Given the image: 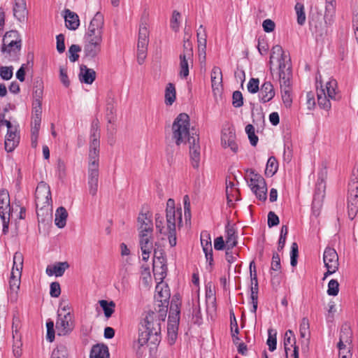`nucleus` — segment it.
<instances>
[{
  "label": "nucleus",
  "mask_w": 358,
  "mask_h": 358,
  "mask_svg": "<svg viewBox=\"0 0 358 358\" xmlns=\"http://www.w3.org/2000/svg\"><path fill=\"white\" fill-rule=\"evenodd\" d=\"M250 286H251V303L252 304V307L251 309V312L255 315L257 309L258 304V280L257 277H255L254 275L253 279L250 280Z\"/></svg>",
  "instance_id": "obj_28"
},
{
  "label": "nucleus",
  "mask_w": 358,
  "mask_h": 358,
  "mask_svg": "<svg viewBox=\"0 0 358 358\" xmlns=\"http://www.w3.org/2000/svg\"><path fill=\"white\" fill-rule=\"evenodd\" d=\"M226 250H230L237 244V237L236 236L235 230L231 227H227L226 229Z\"/></svg>",
  "instance_id": "obj_34"
},
{
  "label": "nucleus",
  "mask_w": 358,
  "mask_h": 358,
  "mask_svg": "<svg viewBox=\"0 0 358 358\" xmlns=\"http://www.w3.org/2000/svg\"><path fill=\"white\" fill-rule=\"evenodd\" d=\"M293 348L292 353L290 355L293 358H299V349L296 345V339L294 332L292 330H287L284 337V348L286 358H289V352Z\"/></svg>",
  "instance_id": "obj_19"
},
{
  "label": "nucleus",
  "mask_w": 358,
  "mask_h": 358,
  "mask_svg": "<svg viewBox=\"0 0 358 358\" xmlns=\"http://www.w3.org/2000/svg\"><path fill=\"white\" fill-rule=\"evenodd\" d=\"M316 84L318 105L320 108L329 110L331 107L330 100L336 101L340 99L337 81L331 78L324 86L320 76H316Z\"/></svg>",
  "instance_id": "obj_5"
},
{
  "label": "nucleus",
  "mask_w": 358,
  "mask_h": 358,
  "mask_svg": "<svg viewBox=\"0 0 358 358\" xmlns=\"http://www.w3.org/2000/svg\"><path fill=\"white\" fill-rule=\"evenodd\" d=\"M201 244L203 251L205 253L206 261L209 265L213 264V248L210 234L207 231H203L201 234Z\"/></svg>",
  "instance_id": "obj_22"
},
{
  "label": "nucleus",
  "mask_w": 358,
  "mask_h": 358,
  "mask_svg": "<svg viewBox=\"0 0 358 358\" xmlns=\"http://www.w3.org/2000/svg\"><path fill=\"white\" fill-rule=\"evenodd\" d=\"M294 8L297 16V23L299 25H303L306 18L303 4L298 2L296 3Z\"/></svg>",
  "instance_id": "obj_45"
},
{
  "label": "nucleus",
  "mask_w": 358,
  "mask_h": 358,
  "mask_svg": "<svg viewBox=\"0 0 358 358\" xmlns=\"http://www.w3.org/2000/svg\"><path fill=\"white\" fill-rule=\"evenodd\" d=\"M166 266L164 264H162V266H159L157 265V262L156 261H154L153 263V272L154 275L157 276V275H159L160 277L159 278L160 280H162L164 278V274L166 273Z\"/></svg>",
  "instance_id": "obj_57"
},
{
  "label": "nucleus",
  "mask_w": 358,
  "mask_h": 358,
  "mask_svg": "<svg viewBox=\"0 0 358 358\" xmlns=\"http://www.w3.org/2000/svg\"><path fill=\"white\" fill-rule=\"evenodd\" d=\"M99 304L102 308L105 317H110L115 312V303L113 301L100 300Z\"/></svg>",
  "instance_id": "obj_35"
},
{
  "label": "nucleus",
  "mask_w": 358,
  "mask_h": 358,
  "mask_svg": "<svg viewBox=\"0 0 358 358\" xmlns=\"http://www.w3.org/2000/svg\"><path fill=\"white\" fill-rule=\"evenodd\" d=\"M20 142L18 127L9 128L5 139V149L7 152H12Z\"/></svg>",
  "instance_id": "obj_21"
},
{
  "label": "nucleus",
  "mask_w": 358,
  "mask_h": 358,
  "mask_svg": "<svg viewBox=\"0 0 358 358\" xmlns=\"http://www.w3.org/2000/svg\"><path fill=\"white\" fill-rule=\"evenodd\" d=\"M108 348L103 344L94 345L90 351V358H109Z\"/></svg>",
  "instance_id": "obj_29"
},
{
  "label": "nucleus",
  "mask_w": 358,
  "mask_h": 358,
  "mask_svg": "<svg viewBox=\"0 0 358 358\" xmlns=\"http://www.w3.org/2000/svg\"><path fill=\"white\" fill-rule=\"evenodd\" d=\"M36 205L37 208L43 209L51 204L52 198L50 188L45 182L38 183L35 193Z\"/></svg>",
  "instance_id": "obj_13"
},
{
  "label": "nucleus",
  "mask_w": 358,
  "mask_h": 358,
  "mask_svg": "<svg viewBox=\"0 0 358 358\" xmlns=\"http://www.w3.org/2000/svg\"><path fill=\"white\" fill-rule=\"evenodd\" d=\"M198 50L206 49V34L203 25H200L197 32Z\"/></svg>",
  "instance_id": "obj_41"
},
{
  "label": "nucleus",
  "mask_w": 358,
  "mask_h": 358,
  "mask_svg": "<svg viewBox=\"0 0 358 358\" xmlns=\"http://www.w3.org/2000/svg\"><path fill=\"white\" fill-rule=\"evenodd\" d=\"M182 223L181 208L175 209V201L169 199L166 203V230L176 231V226Z\"/></svg>",
  "instance_id": "obj_9"
},
{
  "label": "nucleus",
  "mask_w": 358,
  "mask_h": 358,
  "mask_svg": "<svg viewBox=\"0 0 358 358\" xmlns=\"http://www.w3.org/2000/svg\"><path fill=\"white\" fill-rule=\"evenodd\" d=\"M10 215V196L6 189L0 191V217L3 224V233L6 234L8 231V226Z\"/></svg>",
  "instance_id": "obj_11"
},
{
  "label": "nucleus",
  "mask_w": 358,
  "mask_h": 358,
  "mask_svg": "<svg viewBox=\"0 0 358 358\" xmlns=\"http://www.w3.org/2000/svg\"><path fill=\"white\" fill-rule=\"evenodd\" d=\"M309 329H310L309 321L306 317H303L301 320L300 327H299L300 336L303 339L301 341L302 348H303V347H305L306 348H308L309 343H310V331Z\"/></svg>",
  "instance_id": "obj_25"
},
{
  "label": "nucleus",
  "mask_w": 358,
  "mask_h": 358,
  "mask_svg": "<svg viewBox=\"0 0 358 358\" xmlns=\"http://www.w3.org/2000/svg\"><path fill=\"white\" fill-rule=\"evenodd\" d=\"M182 52L179 56L180 71L179 76L181 78H186L189 72V67L193 64V48L192 43L189 38H185L182 45Z\"/></svg>",
  "instance_id": "obj_6"
},
{
  "label": "nucleus",
  "mask_w": 358,
  "mask_h": 358,
  "mask_svg": "<svg viewBox=\"0 0 358 358\" xmlns=\"http://www.w3.org/2000/svg\"><path fill=\"white\" fill-rule=\"evenodd\" d=\"M155 227L160 234H166L167 231L164 226V217L160 214H156L155 215Z\"/></svg>",
  "instance_id": "obj_59"
},
{
  "label": "nucleus",
  "mask_w": 358,
  "mask_h": 358,
  "mask_svg": "<svg viewBox=\"0 0 358 358\" xmlns=\"http://www.w3.org/2000/svg\"><path fill=\"white\" fill-rule=\"evenodd\" d=\"M68 213L65 208L59 207L55 212V224L60 229L64 228L66 224Z\"/></svg>",
  "instance_id": "obj_33"
},
{
  "label": "nucleus",
  "mask_w": 358,
  "mask_h": 358,
  "mask_svg": "<svg viewBox=\"0 0 358 358\" xmlns=\"http://www.w3.org/2000/svg\"><path fill=\"white\" fill-rule=\"evenodd\" d=\"M278 164L275 157L268 158L265 169V174L268 177H272L277 171Z\"/></svg>",
  "instance_id": "obj_40"
},
{
  "label": "nucleus",
  "mask_w": 358,
  "mask_h": 358,
  "mask_svg": "<svg viewBox=\"0 0 358 358\" xmlns=\"http://www.w3.org/2000/svg\"><path fill=\"white\" fill-rule=\"evenodd\" d=\"M259 90V98L262 103L268 102L275 96L273 86L269 81L264 82Z\"/></svg>",
  "instance_id": "obj_24"
},
{
  "label": "nucleus",
  "mask_w": 358,
  "mask_h": 358,
  "mask_svg": "<svg viewBox=\"0 0 358 358\" xmlns=\"http://www.w3.org/2000/svg\"><path fill=\"white\" fill-rule=\"evenodd\" d=\"M81 51V48L78 45H71L69 49V60L71 62H75L79 58L78 52Z\"/></svg>",
  "instance_id": "obj_50"
},
{
  "label": "nucleus",
  "mask_w": 358,
  "mask_h": 358,
  "mask_svg": "<svg viewBox=\"0 0 358 358\" xmlns=\"http://www.w3.org/2000/svg\"><path fill=\"white\" fill-rule=\"evenodd\" d=\"M276 331L273 329L268 330V339L266 344L268 346L270 351L273 352L276 349L277 340H276Z\"/></svg>",
  "instance_id": "obj_44"
},
{
  "label": "nucleus",
  "mask_w": 358,
  "mask_h": 358,
  "mask_svg": "<svg viewBox=\"0 0 358 358\" xmlns=\"http://www.w3.org/2000/svg\"><path fill=\"white\" fill-rule=\"evenodd\" d=\"M55 327L58 336H66L69 334L74 328L73 315L71 312H57V319Z\"/></svg>",
  "instance_id": "obj_10"
},
{
  "label": "nucleus",
  "mask_w": 358,
  "mask_h": 358,
  "mask_svg": "<svg viewBox=\"0 0 358 358\" xmlns=\"http://www.w3.org/2000/svg\"><path fill=\"white\" fill-rule=\"evenodd\" d=\"M298 257V245L296 243H292L290 252V264L292 266H295L297 264Z\"/></svg>",
  "instance_id": "obj_56"
},
{
  "label": "nucleus",
  "mask_w": 358,
  "mask_h": 358,
  "mask_svg": "<svg viewBox=\"0 0 358 358\" xmlns=\"http://www.w3.org/2000/svg\"><path fill=\"white\" fill-rule=\"evenodd\" d=\"M351 332L348 327H345L341 329L340 334V340L338 343V348L339 350V357L346 356L350 357L351 355L350 352V345L351 343L350 340Z\"/></svg>",
  "instance_id": "obj_16"
},
{
  "label": "nucleus",
  "mask_w": 358,
  "mask_h": 358,
  "mask_svg": "<svg viewBox=\"0 0 358 358\" xmlns=\"http://www.w3.org/2000/svg\"><path fill=\"white\" fill-rule=\"evenodd\" d=\"M15 17L20 21L24 20L27 11L25 0H15L13 8Z\"/></svg>",
  "instance_id": "obj_31"
},
{
  "label": "nucleus",
  "mask_w": 358,
  "mask_h": 358,
  "mask_svg": "<svg viewBox=\"0 0 358 358\" xmlns=\"http://www.w3.org/2000/svg\"><path fill=\"white\" fill-rule=\"evenodd\" d=\"M276 62L278 66V75L282 99L286 107H289L292 102L291 87V59L289 55L283 50L280 45H274L271 52L269 64L272 66Z\"/></svg>",
  "instance_id": "obj_3"
},
{
  "label": "nucleus",
  "mask_w": 358,
  "mask_h": 358,
  "mask_svg": "<svg viewBox=\"0 0 358 358\" xmlns=\"http://www.w3.org/2000/svg\"><path fill=\"white\" fill-rule=\"evenodd\" d=\"M100 130L98 120H93L90 129L88 153L87 185L89 192L95 196L98 191L99 175Z\"/></svg>",
  "instance_id": "obj_4"
},
{
  "label": "nucleus",
  "mask_w": 358,
  "mask_h": 358,
  "mask_svg": "<svg viewBox=\"0 0 358 358\" xmlns=\"http://www.w3.org/2000/svg\"><path fill=\"white\" fill-rule=\"evenodd\" d=\"M13 354L15 357H20L22 354V336L21 335L13 336Z\"/></svg>",
  "instance_id": "obj_38"
},
{
  "label": "nucleus",
  "mask_w": 358,
  "mask_h": 358,
  "mask_svg": "<svg viewBox=\"0 0 358 358\" xmlns=\"http://www.w3.org/2000/svg\"><path fill=\"white\" fill-rule=\"evenodd\" d=\"M61 294L60 285L57 282H53L50 284V294L52 297H58Z\"/></svg>",
  "instance_id": "obj_63"
},
{
  "label": "nucleus",
  "mask_w": 358,
  "mask_h": 358,
  "mask_svg": "<svg viewBox=\"0 0 358 358\" xmlns=\"http://www.w3.org/2000/svg\"><path fill=\"white\" fill-rule=\"evenodd\" d=\"M189 117L186 113H180L172 125V138L177 145L187 142L189 145V155L194 168H198L200 161L199 136L194 129L190 130Z\"/></svg>",
  "instance_id": "obj_1"
},
{
  "label": "nucleus",
  "mask_w": 358,
  "mask_h": 358,
  "mask_svg": "<svg viewBox=\"0 0 358 358\" xmlns=\"http://www.w3.org/2000/svg\"><path fill=\"white\" fill-rule=\"evenodd\" d=\"M64 13L66 27L70 30H76L80 25L78 15L69 9H65Z\"/></svg>",
  "instance_id": "obj_26"
},
{
  "label": "nucleus",
  "mask_w": 358,
  "mask_h": 358,
  "mask_svg": "<svg viewBox=\"0 0 358 358\" xmlns=\"http://www.w3.org/2000/svg\"><path fill=\"white\" fill-rule=\"evenodd\" d=\"M259 81L258 78H251L247 85L248 90L252 93H257L259 90Z\"/></svg>",
  "instance_id": "obj_60"
},
{
  "label": "nucleus",
  "mask_w": 358,
  "mask_h": 358,
  "mask_svg": "<svg viewBox=\"0 0 358 358\" xmlns=\"http://www.w3.org/2000/svg\"><path fill=\"white\" fill-rule=\"evenodd\" d=\"M59 79L63 85L68 87L70 85V80L67 75V69L64 66L59 68Z\"/></svg>",
  "instance_id": "obj_54"
},
{
  "label": "nucleus",
  "mask_w": 358,
  "mask_h": 358,
  "mask_svg": "<svg viewBox=\"0 0 358 358\" xmlns=\"http://www.w3.org/2000/svg\"><path fill=\"white\" fill-rule=\"evenodd\" d=\"M42 106L38 99H36L32 103V121L41 122Z\"/></svg>",
  "instance_id": "obj_39"
},
{
  "label": "nucleus",
  "mask_w": 358,
  "mask_h": 358,
  "mask_svg": "<svg viewBox=\"0 0 358 358\" xmlns=\"http://www.w3.org/2000/svg\"><path fill=\"white\" fill-rule=\"evenodd\" d=\"M323 261L327 271L324 273V279L334 273L338 268V256L336 251L331 248H327L324 252Z\"/></svg>",
  "instance_id": "obj_14"
},
{
  "label": "nucleus",
  "mask_w": 358,
  "mask_h": 358,
  "mask_svg": "<svg viewBox=\"0 0 358 358\" xmlns=\"http://www.w3.org/2000/svg\"><path fill=\"white\" fill-rule=\"evenodd\" d=\"M96 78V73L92 69L87 68L86 66H80V80L86 84H92Z\"/></svg>",
  "instance_id": "obj_32"
},
{
  "label": "nucleus",
  "mask_w": 358,
  "mask_h": 358,
  "mask_svg": "<svg viewBox=\"0 0 358 358\" xmlns=\"http://www.w3.org/2000/svg\"><path fill=\"white\" fill-rule=\"evenodd\" d=\"M47 327V336L46 338L50 342H52L55 339V331L54 329V322L52 320H49L46 323Z\"/></svg>",
  "instance_id": "obj_55"
},
{
  "label": "nucleus",
  "mask_w": 358,
  "mask_h": 358,
  "mask_svg": "<svg viewBox=\"0 0 358 358\" xmlns=\"http://www.w3.org/2000/svg\"><path fill=\"white\" fill-rule=\"evenodd\" d=\"M13 262L9 285L11 295L15 294V297H16L17 291L20 289V278L23 268L24 257L22 254L20 252H16L14 254Z\"/></svg>",
  "instance_id": "obj_7"
},
{
  "label": "nucleus",
  "mask_w": 358,
  "mask_h": 358,
  "mask_svg": "<svg viewBox=\"0 0 358 358\" xmlns=\"http://www.w3.org/2000/svg\"><path fill=\"white\" fill-rule=\"evenodd\" d=\"M138 235H152L153 223L152 216L148 213H141L137 218Z\"/></svg>",
  "instance_id": "obj_15"
},
{
  "label": "nucleus",
  "mask_w": 358,
  "mask_h": 358,
  "mask_svg": "<svg viewBox=\"0 0 358 358\" xmlns=\"http://www.w3.org/2000/svg\"><path fill=\"white\" fill-rule=\"evenodd\" d=\"M50 358H68V350L64 345H57L53 350Z\"/></svg>",
  "instance_id": "obj_47"
},
{
  "label": "nucleus",
  "mask_w": 358,
  "mask_h": 358,
  "mask_svg": "<svg viewBox=\"0 0 358 358\" xmlns=\"http://www.w3.org/2000/svg\"><path fill=\"white\" fill-rule=\"evenodd\" d=\"M18 43H22V40L17 31L11 30L6 33L3 38L2 46H12Z\"/></svg>",
  "instance_id": "obj_30"
},
{
  "label": "nucleus",
  "mask_w": 358,
  "mask_h": 358,
  "mask_svg": "<svg viewBox=\"0 0 358 358\" xmlns=\"http://www.w3.org/2000/svg\"><path fill=\"white\" fill-rule=\"evenodd\" d=\"M348 215L351 220H353L358 212V201L354 203H348Z\"/></svg>",
  "instance_id": "obj_64"
},
{
  "label": "nucleus",
  "mask_w": 358,
  "mask_h": 358,
  "mask_svg": "<svg viewBox=\"0 0 358 358\" xmlns=\"http://www.w3.org/2000/svg\"><path fill=\"white\" fill-rule=\"evenodd\" d=\"M69 267V264L67 262H59L53 265L48 266L46 268L45 272L49 276L55 275L56 277H61Z\"/></svg>",
  "instance_id": "obj_27"
},
{
  "label": "nucleus",
  "mask_w": 358,
  "mask_h": 358,
  "mask_svg": "<svg viewBox=\"0 0 358 358\" xmlns=\"http://www.w3.org/2000/svg\"><path fill=\"white\" fill-rule=\"evenodd\" d=\"M176 88L173 83H169L165 90V103L172 105L176 100Z\"/></svg>",
  "instance_id": "obj_36"
},
{
  "label": "nucleus",
  "mask_w": 358,
  "mask_h": 358,
  "mask_svg": "<svg viewBox=\"0 0 358 358\" xmlns=\"http://www.w3.org/2000/svg\"><path fill=\"white\" fill-rule=\"evenodd\" d=\"M238 191L236 188L232 187V186L229 187V186L227 185V187H226V194L229 205L232 204L234 200L238 199Z\"/></svg>",
  "instance_id": "obj_49"
},
{
  "label": "nucleus",
  "mask_w": 358,
  "mask_h": 358,
  "mask_svg": "<svg viewBox=\"0 0 358 358\" xmlns=\"http://www.w3.org/2000/svg\"><path fill=\"white\" fill-rule=\"evenodd\" d=\"M245 132L248 134L250 144L255 146L258 142V137L255 135V127L249 124L245 127Z\"/></svg>",
  "instance_id": "obj_48"
},
{
  "label": "nucleus",
  "mask_w": 358,
  "mask_h": 358,
  "mask_svg": "<svg viewBox=\"0 0 358 358\" xmlns=\"http://www.w3.org/2000/svg\"><path fill=\"white\" fill-rule=\"evenodd\" d=\"M103 41L85 40L84 43V55L86 57L94 59L97 57L101 52L102 49Z\"/></svg>",
  "instance_id": "obj_20"
},
{
  "label": "nucleus",
  "mask_w": 358,
  "mask_h": 358,
  "mask_svg": "<svg viewBox=\"0 0 358 358\" xmlns=\"http://www.w3.org/2000/svg\"><path fill=\"white\" fill-rule=\"evenodd\" d=\"M104 17L102 13L97 12L90 21L85 34L84 40L103 41Z\"/></svg>",
  "instance_id": "obj_8"
},
{
  "label": "nucleus",
  "mask_w": 358,
  "mask_h": 358,
  "mask_svg": "<svg viewBox=\"0 0 358 358\" xmlns=\"http://www.w3.org/2000/svg\"><path fill=\"white\" fill-rule=\"evenodd\" d=\"M339 291V284L336 280H331L328 283L327 294L329 296H336Z\"/></svg>",
  "instance_id": "obj_51"
},
{
  "label": "nucleus",
  "mask_w": 358,
  "mask_h": 358,
  "mask_svg": "<svg viewBox=\"0 0 358 358\" xmlns=\"http://www.w3.org/2000/svg\"><path fill=\"white\" fill-rule=\"evenodd\" d=\"M139 245L142 252V259L147 262L153 251V234L138 235Z\"/></svg>",
  "instance_id": "obj_18"
},
{
  "label": "nucleus",
  "mask_w": 358,
  "mask_h": 358,
  "mask_svg": "<svg viewBox=\"0 0 358 358\" xmlns=\"http://www.w3.org/2000/svg\"><path fill=\"white\" fill-rule=\"evenodd\" d=\"M22 43L13 45L12 46H2L1 50L6 52L9 57L15 58L21 50Z\"/></svg>",
  "instance_id": "obj_46"
},
{
  "label": "nucleus",
  "mask_w": 358,
  "mask_h": 358,
  "mask_svg": "<svg viewBox=\"0 0 358 358\" xmlns=\"http://www.w3.org/2000/svg\"><path fill=\"white\" fill-rule=\"evenodd\" d=\"M138 40H143L148 42V30L146 24L142 23L140 25Z\"/></svg>",
  "instance_id": "obj_62"
},
{
  "label": "nucleus",
  "mask_w": 358,
  "mask_h": 358,
  "mask_svg": "<svg viewBox=\"0 0 358 358\" xmlns=\"http://www.w3.org/2000/svg\"><path fill=\"white\" fill-rule=\"evenodd\" d=\"M180 18V13L176 10L173 11L172 17L171 20V27L174 31H178L179 30Z\"/></svg>",
  "instance_id": "obj_52"
},
{
  "label": "nucleus",
  "mask_w": 358,
  "mask_h": 358,
  "mask_svg": "<svg viewBox=\"0 0 358 358\" xmlns=\"http://www.w3.org/2000/svg\"><path fill=\"white\" fill-rule=\"evenodd\" d=\"M221 143L224 148H229L234 152L238 151V145L236 141V134L234 128L228 127L222 130Z\"/></svg>",
  "instance_id": "obj_17"
},
{
  "label": "nucleus",
  "mask_w": 358,
  "mask_h": 358,
  "mask_svg": "<svg viewBox=\"0 0 358 358\" xmlns=\"http://www.w3.org/2000/svg\"><path fill=\"white\" fill-rule=\"evenodd\" d=\"M156 292L158 294V299L162 303L166 302L170 296L167 286L164 284H159L156 287Z\"/></svg>",
  "instance_id": "obj_42"
},
{
  "label": "nucleus",
  "mask_w": 358,
  "mask_h": 358,
  "mask_svg": "<svg viewBox=\"0 0 358 358\" xmlns=\"http://www.w3.org/2000/svg\"><path fill=\"white\" fill-rule=\"evenodd\" d=\"M166 316V310L149 311L146 313L142 324L143 329L141 330L138 340L134 343V348L138 357L145 355L149 340H152V343L158 341L161 324L164 322Z\"/></svg>",
  "instance_id": "obj_2"
},
{
  "label": "nucleus",
  "mask_w": 358,
  "mask_h": 358,
  "mask_svg": "<svg viewBox=\"0 0 358 358\" xmlns=\"http://www.w3.org/2000/svg\"><path fill=\"white\" fill-rule=\"evenodd\" d=\"M243 104V95L241 92L235 91L232 96V105L235 108H239Z\"/></svg>",
  "instance_id": "obj_58"
},
{
  "label": "nucleus",
  "mask_w": 358,
  "mask_h": 358,
  "mask_svg": "<svg viewBox=\"0 0 358 358\" xmlns=\"http://www.w3.org/2000/svg\"><path fill=\"white\" fill-rule=\"evenodd\" d=\"M12 66H1L0 67V76L3 80H10L13 74Z\"/></svg>",
  "instance_id": "obj_53"
},
{
  "label": "nucleus",
  "mask_w": 358,
  "mask_h": 358,
  "mask_svg": "<svg viewBox=\"0 0 358 358\" xmlns=\"http://www.w3.org/2000/svg\"><path fill=\"white\" fill-rule=\"evenodd\" d=\"M250 174L249 185L252 191L260 201H266L267 187L264 179L259 174L255 173L254 171H251Z\"/></svg>",
  "instance_id": "obj_12"
},
{
  "label": "nucleus",
  "mask_w": 358,
  "mask_h": 358,
  "mask_svg": "<svg viewBox=\"0 0 358 358\" xmlns=\"http://www.w3.org/2000/svg\"><path fill=\"white\" fill-rule=\"evenodd\" d=\"M211 86L214 94H219L222 87V73L220 67L214 66L210 73Z\"/></svg>",
  "instance_id": "obj_23"
},
{
  "label": "nucleus",
  "mask_w": 358,
  "mask_h": 358,
  "mask_svg": "<svg viewBox=\"0 0 358 358\" xmlns=\"http://www.w3.org/2000/svg\"><path fill=\"white\" fill-rule=\"evenodd\" d=\"M20 327H21V325H20V317L17 315H14L13 317V323H12V334H13V336L21 335L19 332Z\"/></svg>",
  "instance_id": "obj_61"
},
{
  "label": "nucleus",
  "mask_w": 358,
  "mask_h": 358,
  "mask_svg": "<svg viewBox=\"0 0 358 358\" xmlns=\"http://www.w3.org/2000/svg\"><path fill=\"white\" fill-rule=\"evenodd\" d=\"M41 122L31 121V140L33 148H36Z\"/></svg>",
  "instance_id": "obj_37"
},
{
  "label": "nucleus",
  "mask_w": 358,
  "mask_h": 358,
  "mask_svg": "<svg viewBox=\"0 0 358 358\" xmlns=\"http://www.w3.org/2000/svg\"><path fill=\"white\" fill-rule=\"evenodd\" d=\"M348 196L358 199V176L352 178L349 182Z\"/></svg>",
  "instance_id": "obj_43"
}]
</instances>
